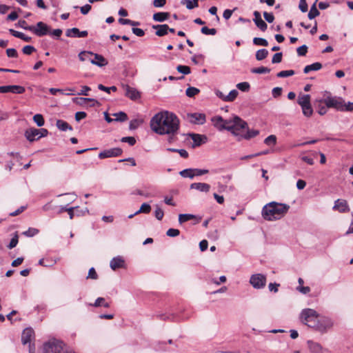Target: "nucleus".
I'll use <instances>...</instances> for the list:
<instances>
[{"label":"nucleus","instance_id":"f257e3e1","mask_svg":"<svg viewBox=\"0 0 353 353\" xmlns=\"http://www.w3.org/2000/svg\"><path fill=\"white\" fill-rule=\"evenodd\" d=\"M179 118L172 112L162 111L157 113L150 120L152 131L160 135L174 136L179 130Z\"/></svg>","mask_w":353,"mask_h":353},{"label":"nucleus","instance_id":"f03ea898","mask_svg":"<svg viewBox=\"0 0 353 353\" xmlns=\"http://www.w3.org/2000/svg\"><path fill=\"white\" fill-rule=\"evenodd\" d=\"M319 314L313 309L305 308L300 314L301 321L310 327L324 333L333 326V321L329 317H322L318 319Z\"/></svg>","mask_w":353,"mask_h":353},{"label":"nucleus","instance_id":"7ed1b4c3","mask_svg":"<svg viewBox=\"0 0 353 353\" xmlns=\"http://www.w3.org/2000/svg\"><path fill=\"white\" fill-rule=\"evenodd\" d=\"M290 206L285 203L270 202L262 209V216L267 221H275L280 219L288 211Z\"/></svg>","mask_w":353,"mask_h":353},{"label":"nucleus","instance_id":"20e7f679","mask_svg":"<svg viewBox=\"0 0 353 353\" xmlns=\"http://www.w3.org/2000/svg\"><path fill=\"white\" fill-rule=\"evenodd\" d=\"M327 96L319 101L323 103L327 108H334L340 112L353 111V102H345V100L341 97L332 96L330 93L326 92Z\"/></svg>","mask_w":353,"mask_h":353},{"label":"nucleus","instance_id":"39448f33","mask_svg":"<svg viewBox=\"0 0 353 353\" xmlns=\"http://www.w3.org/2000/svg\"><path fill=\"white\" fill-rule=\"evenodd\" d=\"M248 128V123L242 120L239 117L235 116V123H234V128L231 130V133L237 137V141H240L242 140L241 138L242 133L240 132L241 130Z\"/></svg>","mask_w":353,"mask_h":353},{"label":"nucleus","instance_id":"423d86ee","mask_svg":"<svg viewBox=\"0 0 353 353\" xmlns=\"http://www.w3.org/2000/svg\"><path fill=\"white\" fill-rule=\"evenodd\" d=\"M250 283L255 289H262L266 285V276L262 274H252L250 279Z\"/></svg>","mask_w":353,"mask_h":353},{"label":"nucleus","instance_id":"0eeeda50","mask_svg":"<svg viewBox=\"0 0 353 353\" xmlns=\"http://www.w3.org/2000/svg\"><path fill=\"white\" fill-rule=\"evenodd\" d=\"M50 27L42 21L38 22L36 26H32L31 32L37 37H43L49 34Z\"/></svg>","mask_w":353,"mask_h":353},{"label":"nucleus","instance_id":"6e6552de","mask_svg":"<svg viewBox=\"0 0 353 353\" xmlns=\"http://www.w3.org/2000/svg\"><path fill=\"white\" fill-rule=\"evenodd\" d=\"M123 150L120 148H114L105 150L99 154V158L101 159L110 157H119L122 154Z\"/></svg>","mask_w":353,"mask_h":353},{"label":"nucleus","instance_id":"1a4fd4ad","mask_svg":"<svg viewBox=\"0 0 353 353\" xmlns=\"http://www.w3.org/2000/svg\"><path fill=\"white\" fill-rule=\"evenodd\" d=\"M26 91L24 87L17 85L0 86V93L11 92L14 94H23Z\"/></svg>","mask_w":353,"mask_h":353},{"label":"nucleus","instance_id":"9d476101","mask_svg":"<svg viewBox=\"0 0 353 353\" xmlns=\"http://www.w3.org/2000/svg\"><path fill=\"white\" fill-rule=\"evenodd\" d=\"M189 121L193 124L202 125L205 123V114L203 113H191L188 114Z\"/></svg>","mask_w":353,"mask_h":353},{"label":"nucleus","instance_id":"9b49d317","mask_svg":"<svg viewBox=\"0 0 353 353\" xmlns=\"http://www.w3.org/2000/svg\"><path fill=\"white\" fill-rule=\"evenodd\" d=\"M88 34L87 30L80 31L77 28L68 29L65 32L67 37L72 38H83L87 37Z\"/></svg>","mask_w":353,"mask_h":353},{"label":"nucleus","instance_id":"f8f14e48","mask_svg":"<svg viewBox=\"0 0 353 353\" xmlns=\"http://www.w3.org/2000/svg\"><path fill=\"white\" fill-rule=\"evenodd\" d=\"M39 133V129L30 128L26 130L25 137L30 142H33L40 139Z\"/></svg>","mask_w":353,"mask_h":353},{"label":"nucleus","instance_id":"ddd939ff","mask_svg":"<svg viewBox=\"0 0 353 353\" xmlns=\"http://www.w3.org/2000/svg\"><path fill=\"white\" fill-rule=\"evenodd\" d=\"M34 336V332L31 327L26 328L21 334V342L23 345L31 343Z\"/></svg>","mask_w":353,"mask_h":353},{"label":"nucleus","instance_id":"4468645a","mask_svg":"<svg viewBox=\"0 0 353 353\" xmlns=\"http://www.w3.org/2000/svg\"><path fill=\"white\" fill-rule=\"evenodd\" d=\"M254 18L253 21L255 25L261 30L265 31L268 28L267 23L262 19L261 13L259 11H254L253 13Z\"/></svg>","mask_w":353,"mask_h":353},{"label":"nucleus","instance_id":"2eb2a0df","mask_svg":"<svg viewBox=\"0 0 353 353\" xmlns=\"http://www.w3.org/2000/svg\"><path fill=\"white\" fill-rule=\"evenodd\" d=\"M333 209L339 212H347L350 211L347 202L344 199H337L335 201Z\"/></svg>","mask_w":353,"mask_h":353},{"label":"nucleus","instance_id":"dca6fc26","mask_svg":"<svg viewBox=\"0 0 353 353\" xmlns=\"http://www.w3.org/2000/svg\"><path fill=\"white\" fill-rule=\"evenodd\" d=\"M188 136L191 137L194 142V148L200 146L201 144L205 143L208 139L205 135H201L195 133H190L188 134Z\"/></svg>","mask_w":353,"mask_h":353},{"label":"nucleus","instance_id":"f3484780","mask_svg":"<svg viewBox=\"0 0 353 353\" xmlns=\"http://www.w3.org/2000/svg\"><path fill=\"white\" fill-rule=\"evenodd\" d=\"M125 90V94L132 100H137L140 98L139 92L134 88L130 87L128 85L123 86Z\"/></svg>","mask_w":353,"mask_h":353},{"label":"nucleus","instance_id":"a211bd4d","mask_svg":"<svg viewBox=\"0 0 353 353\" xmlns=\"http://www.w3.org/2000/svg\"><path fill=\"white\" fill-rule=\"evenodd\" d=\"M94 57V59H90L92 64L97 65L99 67H103L108 64V61L101 54L94 53L92 55Z\"/></svg>","mask_w":353,"mask_h":353},{"label":"nucleus","instance_id":"6ab92c4d","mask_svg":"<svg viewBox=\"0 0 353 353\" xmlns=\"http://www.w3.org/2000/svg\"><path fill=\"white\" fill-rule=\"evenodd\" d=\"M152 28L157 30L155 34L158 37L166 35L169 29V26L167 24L153 25Z\"/></svg>","mask_w":353,"mask_h":353},{"label":"nucleus","instance_id":"aec40b11","mask_svg":"<svg viewBox=\"0 0 353 353\" xmlns=\"http://www.w3.org/2000/svg\"><path fill=\"white\" fill-rule=\"evenodd\" d=\"M125 265V261L121 256L114 257L110 263V266L113 270L118 268H123Z\"/></svg>","mask_w":353,"mask_h":353},{"label":"nucleus","instance_id":"412c9836","mask_svg":"<svg viewBox=\"0 0 353 353\" xmlns=\"http://www.w3.org/2000/svg\"><path fill=\"white\" fill-rule=\"evenodd\" d=\"M190 189H194L203 192H208L210 189V185L205 183H193L190 185Z\"/></svg>","mask_w":353,"mask_h":353},{"label":"nucleus","instance_id":"4be33fe9","mask_svg":"<svg viewBox=\"0 0 353 353\" xmlns=\"http://www.w3.org/2000/svg\"><path fill=\"white\" fill-rule=\"evenodd\" d=\"M170 13L165 12H159L153 14V20L158 22H163L168 19Z\"/></svg>","mask_w":353,"mask_h":353},{"label":"nucleus","instance_id":"5701e85b","mask_svg":"<svg viewBox=\"0 0 353 353\" xmlns=\"http://www.w3.org/2000/svg\"><path fill=\"white\" fill-rule=\"evenodd\" d=\"M307 345L309 350L312 353H321L322 352V346L313 341H307Z\"/></svg>","mask_w":353,"mask_h":353},{"label":"nucleus","instance_id":"b1692460","mask_svg":"<svg viewBox=\"0 0 353 353\" xmlns=\"http://www.w3.org/2000/svg\"><path fill=\"white\" fill-rule=\"evenodd\" d=\"M9 32L14 37L17 38H19L26 42H30L32 41V38L28 37L21 32L16 31L13 29H9Z\"/></svg>","mask_w":353,"mask_h":353},{"label":"nucleus","instance_id":"393cba45","mask_svg":"<svg viewBox=\"0 0 353 353\" xmlns=\"http://www.w3.org/2000/svg\"><path fill=\"white\" fill-rule=\"evenodd\" d=\"M234 123H235V117L230 119H224L221 130H226L230 132L234 128Z\"/></svg>","mask_w":353,"mask_h":353},{"label":"nucleus","instance_id":"a878e982","mask_svg":"<svg viewBox=\"0 0 353 353\" xmlns=\"http://www.w3.org/2000/svg\"><path fill=\"white\" fill-rule=\"evenodd\" d=\"M322 68V64L319 62H315L312 64L306 65L303 69V72L307 74L311 71H317Z\"/></svg>","mask_w":353,"mask_h":353},{"label":"nucleus","instance_id":"bb28decb","mask_svg":"<svg viewBox=\"0 0 353 353\" xmlns=\"http://www.w3.org/2000/svg\"><path fill=\"white\" fill-rule=\"evenodd\" d=\"M56 125L57 128L61 131L72 130V128L66 121L59 119L57 121Z\"/></svg>","mask_w":353,"mask_h":353},{"label":"nucleus","instance_id":"cd10ccee","mask_svg":"<svg viewBox=\"0 0 353 353\" xmlns=\"http://www.w3.org/2000/svg\"><path fill=\"white\" fill-rule=\"evenodd\" d=\"M73 101L80 105H83L86 101L97 103V105H100V103L97 100L92 98H74L73 99Z\"/></svg>","mask_w":353,"mask_h":353},{"label":"nucleus","instance_id":"c85d7f7f","mask_svg":"<svg viewBox=\"0 0 353 353\" xmlns=\"http://www.w3.org/2000/svg\"><path fill=\"white\" fill-rule=\"evenodd\" d=\"M93 54H94V52H92L91 51L83 50L79 53L78 57L81 61H85L86 60H89L90 61V59H92L90 58V57L92 56Z\"/></svg>","mask_w":353,"mask_h":353},{"label":"nucleus","instance_id":"c756f323","mask_svg":"<svg viewBox=\"0 0 353 353\" xmlns=\"http://www.w3.org/2000/svg\"><path fill=\"white\" fill-rule=\"evenodd\" d=\"M259 134V131L257 130H249V129H248L246 133L243 134V135H241V138H242V139H244L249 140V139H252L253 137H255Z\"/></svg>","mask_w":353,"mask_h":353},{"label":"nucleus","instance_id":"7c9ffc66","mask_svg":"<svg viewBox=\"0 0 353 353\" xmlns=\"http://www.w3.org/2000/svg\"><path fill=\"white\" fill-rule=\"evenodd\" d=\"M297 102L301 107L305 105H309V103H310V95L303 94L299 96Z\"/></svg>","mask_w":353,"mask_h":353},{"label":"nucleus","instance_id":"2f4dec72","mask_svg":"<svg viewBox=\"0 0 353 353\" xmlns=\"http://www.w3.org/2000/svg\"><path fill=\"white\" fill-rule=\"evenodd\" d=\"M317 0L314 2V3L311 6L310 10L308 13V18L312 20L314 19L316 17L320 14V12L318 10L316 6V3Z\"/></svg>","mask_w":353,"mask_h":353},{"label":"nucleus","instance_id":"473e14b6","mask_svg":"<svg viewBox=\"0 0 353 353\" xmlns=\"http://www.w3.org/2000/svg\"><path fill=\"white\" fill-rule=\"evenodd\" d=\"M268 55V50L265 49V48H263V49H260L259 50L256 51V59L257 61H262L264 59H265Z\"/></svg>","mask_w":353,"mask_h":353},{"label":"nucleus","instance_id":"72a5a7b5","mask_svg":"<svg viewBox=\"0 0 353 353\" xmlns=\"http://www.w3.org/2000/svg\"><path fill=\"white\" fill-rule=\"evenodd\" d=\"M195 218L196 216L191 214H181L179 215V222L182 224Z\"/></svg>","mask_w":353,"mask_h":353},{"label":"nucleus","instance_id":"f704fd0d","mask_svg":"<svg viewBox=\"0 0 353 353\" xmlns=\"http://www.w3.org/2000/svg\"><path fill=\"white\" fill-rule=\"evenodd\" d=\"M193 168L185 169L179 172L180 175L184 178L192 179L194 176Z\"/></svg>","mask_w":353,"mask_h":353},{"label":"nucleus","instance_id":"c9c22d12","mask_svg":"<svg viewBox=\"0 0 353 353\" xmlns=\"http://www.w3.org/2000/svg\"><path fill=\"white\" fill-rule=\"evenodd\" d=\"M150 211L151 206L147 203H143L141 205L140 209L137 210L136 212H134V214H139L140 213L148 214L150 212Z\"/></svg>","mask_w":353,"mask_h":353},{"label":"nucleus","instance_id":"e433bc0d","mask_svg":"<svg viewBox=\"0 0 353 353\" xmlns=\"http://www.w3.org/2000/svg\"><path fill=\"white\" fill-rule=\"evenodd\" d=\"M92 305H93L94 307L103 306L104 307H106V308L110 307V304L108 302H105V299L103 297L97 298L96 299L94 303L92 304Z\"/></svg>","mask_w":353,"mask_h":353},{"label":"nucleus","instance_id":"4c0bfd02","mask_svg":"<svg viewBox=\"0 0 353 353\" xmlns=\"http://www.w3.org/2000/svg\"><path fill=\"white\" fill-rule=\"evenodd\" d=\"M212 122L214 123V126L219 130H221V126L223 125L224 119L221 116H216L212 119Z\"/></svg>","mask_w":353,"mask_h":353},{"label":"nucleus","instance_id":"58836bf2","mask_svg":"<svg viewBox=\"0 0 353 353\" xmlns=\"http://www.w3.org/2000/svg\"><path fill=\"white\" fill-rule=\"evenodd\" d=\"M270 72V69L264 66L254 68L251 70V72L254 74H265L269 73Z\"/></svg>","mask_w":353,"mask_h":353},{"label":"nucleus","instance_id":"ea45409f","mask_svg":"<svg viewBox=\"0 0 353 353\" xmlns=\"http://www.w3.org/2000/svg\"><path fill=\"white\" fill-rule=\"evenodd\" d=\"M115 119H114L115 121H121L123 122L128 119V115L123 112H119L114 114Z\"/></svg>","mask_w":353,"mask_h":353},{"label":"nucleus","instance_id":"a19ab883","mask_svg":"<svg viewBox=\"0 0 353 353\" xmlns=\"http://www.w3.org/2000/svg\"><path fill=\"white\" fill-rule=\"evenodd\" d=\"M200 92L199 89L195 87H189L185 91V94L188 97H194L195 95Z\"/></svg>","mask_w":353,"mask_h":353},{"label":"nucleus","instance_id":"79ce46f5","mask_svg":"<svg viewBox=\"0 0 353 353\" xmlns=\"http://www.w3.org/2000/svg\"><path fill=\"white\" fill-rule=\"evenodd\" d=\"M253 43L256 46H261L266 47L268 46V42L265 39L261 37H254L253 39Z\"/></svg>","mask_w":353,"mask_h":353},{"label":"nucleus","instance_id":"37998d69","mask_svg":"<svg viewBox=\"0 0 353 353\" xmlns=\"http://www.w3.org/2000/svg\"><path fill=\"white\" fill-rule=\"evenodd\" d=\"M33 121L36 123L37 126L41 127L44 125L45 121L43 117L41 114H37L33 117Z\"/></svg>","mask_w":353,"mask_h":353},{"label":"nucleus","instance_id":"c03bdc74","mask_svg":"<svg viewBox=\"0 0 353 353\" xmlns=\"http://www.w3.org/2000/svg\"><path fill=\"white\" fill-rule=\"evenodd\" d=\"M301 108H302L303 114L305 117H309L313 113V110H312V105L310 103H309V105H305L304 106H302Z\"/></svg>","mask_w":353,"mask_h":353},{"label":"nucleus","instance_id":"a18cd8bd","mask_svg":"<svg viewBox=\"0 0 353 353\" xmlns=\"http://www.w3.org/2000/svg\"><path fill=\"white\" fill-rule=\"evenodd\" d=\"M238 91L236 90H231L225 98V101H233L238 96Z\"/></svg>","mask_w":353,"mask_h":353},{"label":"nucleus","instance_id":"49530a36","mask_svg":"<svg viewBox=\"0 0 353 353\" xmlns=\"http://www.w3.org/2000/svg\"><path fill=\"white\" fill-rule=\"evenodd\" d=\"M295 74L294 71L293 70H282L277 73L276 76L279 78H285L288 77L292 76Z\"/></svg>","mask_w":353,"mask_h":353},{"label":"nucleus","instance_id":"de8ad7c7","mask_svg":"<svg viewBox=\"0 0 353 353\" xmlns=\"http://www.w3.org/2000/svg\"><path fill=\"white\" fill-rule=\"evenodd\" d=\"M143 123V121L141 119H132L130 122L129 125V129L130 130H136L141 123Z\"/></svg>","mask_w":353,"mask_h":353},{"label":"nucleus","instance_id":"09e8293b","mask_svg":"<svg viewBox=\"0 0 353 353\" xmlns=\"http://www.w3.org/2000/svg\"><path fill=\"white\" fill-rule=\"evenodd\" d=\"M39 233V230L36 228H29L28 230L24 231L22 234L28 237H32Z\"/></svg>","mask_w":353,"mask_h":353},{"label":"nucleus","instance_id":"8fccbe9b","mask_svg":"<svg viewBox=\"0 0 353 353\" xmlns=\"http://www.w3.org/2000/svg\"><path fill=\"white\" fill-rule=\"evenodd\" d=\"M201 32L203 34L214 35L216 33V30L215 28H208L207 26H203L201 28Z\"/></svg>","mask_w":353,"mask_h":353},{"label":"nucleus","instance_id":"3c124183","mask_svg":"<svg viewBox=\"0 0 353 353\" xmlns=\"http://www.w3.org/2000/svg\"><path fill=\"white\" fill-rule=\"evenodd\" d=\"M264 143L268 145H274L276 143V137L275 135H270L265 139Z\"/></svg>","mask_w":353,"mask_h":353},{"label":"nucleus","instance_id":"603ef678","mask_svg":"<svg viewBox=\"0 0 353 353\" xmlns=\"http://www.w3.org/2000/svg\"><path fill=\"white\" fill-rule=\"evenodd\" d=\"M176 70L179 72L182 73L183 74H188L191 72L190 68L187 65H179L176 67Z\"/></svg>","mask_w":353,"mask_h":353},{"label":"nucleus","instance_id":"864d4df0","mask_svg":"<svg viewBox=\"0 0 353 353\" xmlns=\"http://www.w3.org/2000/svg\"><path fill=\"white\" fill-rule=\"evenodd\" d=\"M18 241H19V236H18L17 232H15L14 236L12 238L9 245H8V248L11 250V249L15 248L18 243Z\"/></svg>","mask_w":353,"mask_h":353},{"label":"nucleus","instance_id":"5fc2aeb1","mask_svg":"<svg viewBox=\"0 0 353 353\" xmlns=\"http://www.w3.org/2000/svg\"><path fill=\"white\" fill-rule=\"evenodd\" d=\"M15 26L17 27H20L26 30H29L30 32L32 28V26H28L25 20H19Z\"/></svg>","mask_w":353,"mask_h":353},{"label":"nucleus","instance_id":"6e6d98bb","mask_svg":"<svg viewBox=\"0 0 353 353\" xmlns=\"http://www.w3.org/2000/svg\"><path fill=\"white\" fill-rule=\"evenodd\" d=\"M319 100H316V102H318L319 104L317 105V112L320 115H324L327 113V109L328 108L326 107V105H323L322 103L319 101Z\"/></svg>","mask_w":353,"mask_h":353},{"label":"nucleus","instance_id":"4d7b16f0","mask_svg":"<svg viewBox=\"0 0 353 353\" xmlns=\"http://www.w3.org/2000/svg\"><path fill=\"white\" fill-rule=\"evenodd\" d=\"M236 88L243 92H248L250 90V85L248 82H241L236 85Z\"/></svg>","mask_w":353,"mask_h":353},{"label":"nucleus","instance_id":"13d9d810","mask_svg":"<svg viewBox=\"0 0 353 353\" xmlns=\"http://www.w3.org/2000/svg\"><path fill=\"white\" fill-rule=\"evenodd\" d=\"M154 216H155L156 219L159 221L162 220V219L164 216L163 211L158 205H156V210L154 211Z\"/></svg>","mask_w":353,"mask_h":353},{"label":"nucleus","instance_id":"bf43d9fd","mask_svg":"<svg viewBox=\"0 0 353 353\" xmlns=\"http://www.w3.org/2000/svg\"><path fill=\"white\" fill-rule=\"evenodd\" d=\"M35 51L36 48L32 46H26L22 49L23 53L27 55H30Z\"/></svg>","mask_w":353,"mask_h":353},{"label":"nucleus","instance_id":"052dcab7","mask_svg":"<svg viewBox=\"0 0 353 353\" xmlns=\"http://www.w3.org/2000/svg\"><path fill=\"white\" fill-rule=\"evenodd\" d=\"M180 231L178 229L170 228L167 230L166 234L170 237H175L179 236Z\"/></svg>","mask_w":353,"mask_h":353},{"label":"nucleus","instance_id":"680f3d73","mask_svg":"<svg viewBox=\"0 0 353 353\" xmlns=\"http://www.w3.org/2000/svg\"><path fill=\"white\" fill-rule=\"evenodd\" d=\"M283 57V53L282 52H276L274 54L272 59V63H281L282 61Z\"/></svg>","mask_w":353,"mask_h":353},{"label":"nucleus","instance_id":"e2e57ef3","mask_svg":"<svg viewBox=\"0 0 353 353\" xmlns=\"http://www.w3.org/2000/svg\"><path fill=\"white\" fill-rule=\"evenodd\" d=\"M296 52L299 56H305L307 52V46L303 45L296 49Z\"/></svg>","mask_w":353,"mask_h":353},{"label":"nucleus","instance_id":"0e129e2a","mask_svg":"<svg viewBox=\"0 0 353 353\" xmlns=\"http://www.w3.org/2000/svg\"><path fill=\"white\" fill-rule=\"evenodd\" d=\"M122 142L128 143L130 145H134L136 140L133 137H125L121 139Z\"/></svg>","mask_w":353,"mask_h":353},{"label":"nucleus","instance_id":"69168bd1","mask_svg":"<svg viewBox=\"0 0 353 353\" xmlns=\"http://www.w3.org/2000/svg\"><path fill=\"white\" fill-rule=\"evenodd\" d=\"M62 32H63L62 30L58 28V29L53 30L52 31H51V30H50L49 34L54 37L56 39H59L62 34Z\"/></svg>","mask_w":353,"mask_h":353},{"label":"nucleus","instance_id":"338daca9","mask_svg":"<svg viewBox=\"0 0 353 353\" xmlns=\"http://www.w3.org/2000/svg\"><path fill=\"white\" fill-rule=\"evenodd\" d=\"M6 54L8 57L16 58L18 57L17 51L14 48L7 49Z\"/></svg>","mask_w":353,"mask_h":353},{"label":"nucleus","instance_id":"774afa93","mask_svg":"<svg viewBox=\"0 0 353 353\" xmlns=\"http://www.w3.org/2000/svg\"><path fill=\"white\" fill-rule=\"evenodd\" d=\"M263 17H264L265 20L270 23H272L274 20V17L272 13L264 12Z\"/></svg>","mask_w":353,"mask_h":353}]
</instances>
